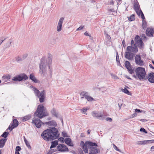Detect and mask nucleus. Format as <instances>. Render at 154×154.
<instances>
[{
    "instance_id": "obj_1",
    "label": "nucleus",
    "mask_w": 154,
    "mask_h": 154,
    "mask_svg": "<svg viewBox=\"0 0 154 154\" xmlns=\"http://www.w3.org/2000/svg\"><path fill=\"white\" fill-rule=\"evenodd\" d=\"M60 135L57 129L55 127L44 131L41 134L42 138L47 141L57 139Z\"/></svg>"
},
{
    "instance_id": "obj_2",
    "label": "nucleus",
    "mask_w": 154,
    "mask_h": 154,
    "mask_svg": "<svg viewBox=\"0 0 154 154\" xmlns=\"http://www.w3.org/2000/svg\"><path fill=\"white\" fill-rule=\"evenodd\" d=\"M127 50L128 51H126L125 54V57L128 60H133L134 54L131 52V51L137 53L138 51V49L136 45V46H128L127 48Z\"/></svg>"
},
{
    "instance_id": "obj_3",
    "label": "nucleus",
    "mask_w": 154,
    "mask_h": 154,
    "mask_svg": "<svg viewBox=\"0 0 154 154\" xmlns=\"http://www.w3.org/2000/svg\"><path fill=\"white\" fill-rule=\"evenodd\" d=\"M34 114L39 119H42L49 115L48 113L45 110L44 106L42 104L38 105Z\"/></svg>"
},
{
    "instance_id": "obj_4",
    "label": "nucleus",
    "mask_w": 154,
    "mask_h": 154,
    "mask_svg": "<svg viewBox=\"0 0 154 154\" xmlns=\"http://www.w3.org/2000/svg\"><path fill=\"white\" fill-rule=\"evenodd\" d=\"M48 65L47 61L45 60V57H43L41 59V62L39 64V72L43 76L46 75Z\"/></svg>"
},
{
    "instance_id": "obj_5",
    "label": "nucleus",
    "mask_w": 154,
    "mask_h": 154,
    "mask_svg": "<svg viewBox=\"0 0 154 154\" xmlns=\"http://www.w3.org/2000/svg\"><path fill=\"white\" fill-rule=\"evenodd\" d=\"M89 145V154H97L100 152V149L97 148L98 146L97 143L93 142L92 141L88 142L86 143Z\"/></svg>"
},
{
    "instance_id": "obj_6",
    "label": "nucleus",
    "mask_w": 154,
    "mask_h": 154,
    "mask_svg": "<svg viewBox=\"0 0 154 154\" xmlns=\"http://www.w3.org/2000/svg\"><path fill=\"white\" fill-rule=\"evenodd\" d=\"M136 75L140 80H145L146 78V72L144 68L139 67L137 68L135 70Z\"/></svg>"
},
{
    "instance_id": "obj_7",
    "label": "nucleus",
    "mask_w": 154,
    "mask_h": 154,
    "mask_svg": "<svg viewBox=\"0 0 154 154\" xmlns=\"http://www.w3.org/2000/svg\"><path fill=\"white\" fill-rule=\"evenodd\" d=\"M32 87L34 89V91L36 96L38 97L39 99L40 103H42L43 102L45 98V91L43 90L40 93L39 91L35 87Z\"/></svg>"
},
{
    "instance_id": "obj_8",
    "label": "nucleus",
    "mask_w": 154,
    "mask_h": 154,
    "mask_svg": "<svg viewBox=\"0 0 154 154\" xmlns=\"http://www.w3.org/2000/svg\"><path fill=\"white\" fill-rule=\"evenodd\" d=\"M28 78L27 76L25 73L20 74L15 76L12 79V80L14 81H21L26 80Z\"/></svg>"
},
{
    "instance_id": "obj_9",
    "label": "nucleus",
    "mask_w": 154,
    "mask_h": 154,
    "mask_svg": "<svg viewBox=\"0 0 154 154\" xmlns=\"http://www.w3.org/2000/svg\"><path fill=\"white\" fill-rule=\"evenodd\" d=\"M48 61L45 59V60L46 61H47V64L48 66L49 73L50 77H51L52 75V68L51 67L50 65L51 64L52 61V56L51 54L49 53H48Z\"/></svg>"
},
{
    "instance_id": "obj_10",
    "label": "nucleus",
    "mask_w": 154,
    "mask_h": 154,
    "mask_svg": "<svg viewBox=\"0 0 154 154\" xmlns=\"http://www.w3.org/2000/svg\"><path fill=\"white\" fill-rule=\"evenodd\" d=\"M32 123L38 128H40L42 125L45 124L39 119L34 118L33 119Z\"/></svg>"
},
{
    "instance_id": "obj_11",
    "label": "nucleus",
    "mask_w": 154,
    "mask_h": 154,
    "mask_svg": "<svg viewBox=\"0 0 154 154\" xmlns=\"http://www.w3.org/2000/svg\"><path fill=\"white\" fill-rule=\"evenodd\" d=\"M134 40L136 43L137 44V45L139 48L140 49H142L143 43L141 39L140 38V37L138 35H137L136 36Z\"/></svg>"
},
{
    "instance_id": "obj_12",
    "label": "nucleus",
    "mask_w": 154,
    "mask_h": 154,
    "mask_svg": "<svg viewBox=\"0 0 154 154\" xmlns=\"http://www.w3.org/2000/svg\"><path fill=\"white\" fill-rule=\"evenodd\" d=\"M88 142H91V141H87L85 142V143H84L83 141H81L80 144V146L82 148L84 152L86 153H88V147L89 149V145L86 143Z\"/></svg>"
},
{
    "instance_id": "obj_13",
    "label": "nucleus",
    "mask_w": 154,
    "mask_h": 154,
    "mask_svg": "<svg viewBox=\"0 0 154 154\" xmlns=\"http://www.w3.org/2000/svg\"><path fill=\"white\" fill-rule=\"evenodd\" d=\"M134 59L136 64L141 66L144 65V62L141 60V57L140 55H136L135 56Z\"/></svg>"
},
{
    "instance_id": "obj_14",
    "label": "nucleus",
    "mask_w": 154,
    "mask_h": 154,
    "mask_svg": "<svg viewBox=\"0 0 154 154\" xmlns=\"http://www.w3.org/2000/svg\"><path fill=\"white\" fill-rule=\"evenodd\" d=\"M57 149L58 151L61 152H68V148L64 144H59L57 147Z\"/></svg>"
},
{
    "instance_id": "obj_15",
    "label": "nucleus",
    "mask_w": 154,
    "mask_h": 154,
    "mask_svg": "<svg viewBox=\"0 0 154 154\" xmlns=\"http://www.w3.org/2000/svg\"><path fill=\"white\" fill-rule=\"evenodd\" d=\"M92 115L94 117H96L97 119H100L103 120L105 119V116L102 115L101 113L95 112H92Z\"/></svg>"
},
{
    "instance_id": "obj_16",
    "label": "nucleus",
    "mask_w": 154,
    "mask_h": 154,
    "mask_svg": "<svg viewBox=\"0 0 154 154\" xmlns=\"http://www.w3.org/2000/svg\"><path fill=\"white\" fill-rule=\"evenodd\" d=\"M125 66L129 72V73L131 74H133L134 73V69H132L131 64L129 61H126L125 62Z\"/></svg>"
},
{
    "instance_id": "obj_17",
    "label": "nucleus",
    "mask_w": 154,
    "mask_h": 154,
    "mask_svg": "<svg viewBox=\"0 0 154 154\" xmlns=\"http://www.w3.org/2000/svg\"><path fill=\"white\" fill-rule=\"evenodd\" d=\"M154 33V28L151 27H148L146 32V35L149 37L153 36V34Z\"/></svg>"
},
{
    "instance_id": "obj_18",
    "label": "nucleus",
    "mask_w": 154,
    "mask_h": 154,
    "mask_svg": "<svg viewBox=\"0 0 154 154\" xmlns=\"http://www.w3.org/2000/svg\"><path fill=\"white\" fill-rule=\"evenodd\" d=\"M148 79V81L151 83H154V73L150 72L148 74L147 76H146L145 80Z\"/></svg>"
},
{
    "instance_id": "obj_19",
    "label": "nucleus",
    "mask_w": 154,
    "mask_h": 154,
    "mask_svg": "<svg viewBox=\"0 0 154 154\" xmlns=\"http://www.w3.org/2000/svg\"><path fill=\"white\" fill-rule=\"evenodd\" d=\"M64 19V18L61 17L59 20L57 26V31L58 32H60L62 30V24Z\"/></svg>"
},
{
    "instance_id": "obj_20",
    "label": "nucleus",
    "mask_w": 154,
    "mask_h": 154,
    "mask_svg": "<svg viewBox=\"0 0 154 154\" xmlns=\"http://www.w3.org/2000/svg\"><path fill=\"white\" fill-rule=\"evenodd\" d=\"M104 34L106 37L105 40H106V45H108L107 44L108 42H111L112 40L111 37L110 36L107 34L106 31H104Z\"/></svg>"
},
{
    "instance_id": "obj_21",
    "label": "nucleus",
    "mask_w": 154,
    "mask_h": 154,
    "mask_svg": "<svg viewBox=\"0 0 154 154\" xmlns=\"http://www.w3.org/2000/svg\"><path fill=\"white\" fill-rule=\"evenodd\" d=\"M64 142L66 144L70 146H73L74 145L72 142V140L69 138H67L64 139Z\"/></svg>"
},
{
    "instance_id": "obj_22",
    "label": "nucleus",
    "mask_w": 154,
    "mask_h": 154,
    "mask_svg": "<svg viewBox=\"0 0 154 154\" xmlns=\"http://www.w3.org/2000/svg\"><path fill=\"white\" fill-rule=\"evenodd\" d=\"M136 1L137 2H134V9L136 13L137 14H138V11L139 10L140 7L139 4L137 1V0Z\"/></svg>"
},
{
    "instance_id": "obj_23",
    "label": "nucleus",
    "mask_w": 154,
    "mask_h": 154,
    "mask_svg": "<svg viewBox=\"0 0 154 154\" xmlns=\"http://www.w3.org/2000/svg\"><path fill=\"white\" fill-rule=\"evenodd\" d=\"M45 124L48 125L50 126H53L56 127L57 126V123L54 120H52L48 122H44Z\"/></svg>"
},
{
    "instance_id": "obj_24",
    "label": "nucleus",
    "mask_w": 154,
    "mask_h": 154,
    "mask_svg": "<svg viewBox=\"0 0 154 154\" xmlns=\"http://www.w3.org/2000/svg\"><path fill=\"white\" fill-rule=\"evenodd\" d=\"M7 140V139L2 138L0 140V148H2L5 146V143Z\"/></svg>"
},
{
    "instance_id": "obj_25",
    "label": "nucleus",
    "mask_w": 154,
    "mask_h": 154,
    "mask_svg": "<svg viewBox=\"0 0 154 154\" xmlns=\"http://www.w3.org/2000/svg\"><path fill=\"white\" fill-rule=\"evenodd\" d=\"M51 112L52 115V116H54L56 118H58V113L57 112L56 109L55 108H53L51 111Z\"/></svg>"
},
{
    "instance_id": "obj_26",
    "label": "nucleus",
    "mask_w": 154,
    "mask_h": 154,
    "mask_svg": "<svg viewBox=\"0 0 154 154\" xmlns=\"http://www.w3.org/2000/svg\"><path fill=\"white\" fill-rule=\"evenodd\" d=\"M31 117V115H27L22 118V121L23 122L29 120Z\"/></svg>"
},
{
    "instance_id": "obj_27",
    "label": "nucleus",
    "mask_w": 154,
    "mask_h": 154,
    "mask_svg": "<svg viewBox=\"0 0 154 154\" xmlns=\"http://www.w3.org/2000/svg\"><path fill=\"white\" fill-rule=\"evenodd\" d=\"M80 95L82 96V97L81 98V99L82 100L85 97V99L86 98L88 94V93L87 92L85 91H82L81 93L80 94Z\"/></svg>"
},
{
    "instance_id": "obj_28",
    "label": "nucleus",
    "mask_w": 154,
    "mask_h": 154,
    "mask_svg": "<svg viewBox=\"0 0 154 154\" xmlns=\"http://www.w3.org/2000/svg\"><path fill=\"white\" fill-rule=\"evenodd\" d=\"M58 142L57 140H55L51 142V144L50 146V149L55 147L56 146L58 145Z\"/></svg>"
},
{
    "instance_id": "obj_29",
    "label": "nucleus",
    "mask_w": 154,
    "mask_h": 154,
    "mask_svg": "<svg viewBox=\"0 0 154 154\" xmlns=\"http://www.w3.org/2000/svg\"><path fill=\"white\" fill-rule=\"evenodd\" d=\"M29 79L35 83H37L38 81L35 78V77L32 74H31L29 75Z\"/></svg>"
},
{
    "instance_id": "obj_30",
    "label": "nucleus",
    "mask_w": 154,
    "mask_h": 154,
    "mask_svg": "<svg viewBox=\"0 0 154 154\" xmlns=\"http://www.w3.org/2000/svg\"><path fill=\"white\" fill-rule=\"evenodd\" d=\"M12 125L15 128L17 127L19 125V122L16 119H13Z\"/></svg>"
},
{
    "instance_id": "obj_31",
    "label": "nucleus",
    "mask_w": 154,
    "mask_h": 154,
    "mask_svg": "<svg viewBox=\"0 0 154 154\" xmlns=\"http://www.w3.org/2000/svg\"><path fill=\"white\" fill-rule=\"evenodd\" d=\"M138 16H140V15L141 17L143 19V20H144L145 19V18L144 15V14L143 12H142V11H141V9H140V10L139 12H138Z\"/></svg>"
},
{
    "instance_id": "obj_32",
    "label": "nucleus",
    "mask_w": 154,
    "mask_h": 154,
    "mask_svg": "<svg viewBox=\"0 0 154 154\" xmlns=\"http://www.w3.org/2000/svg\"><path fill=\"white\" fill-rule=\"evenodd\" d=\"M142 26L143 29L145 30L147 26V23L146 20H143Z\"/></svg>"
},
{
    "instance_id": "obj_33",
    "label": "nucleus",
    "mask_w": 154,
    "mask_h": 154,
    "mask_svg": "<svg viewBox=\"0 0 154 154\" xmlns=\"http://www.w3.org/2000/svg\"><path fill=\"white\" fill-rule=\"evenodd\" d=\"M128 20L130 21H132L135 20V14H134L131 15L130 17H128Z\"/></svg>"
},
{
    "instance_id": "obj_34",
    "label": "nucleus",
    "mask_w": 154,
    "mask_h": 154,
    "mask_svg": "<svg viewBox=\"0 0 154 154\" xmlns=\"http://www.w3.org/2000/svg\"><path fill=\"white\" fill-rule=\"evenodd\" d=\"M122 92L128 95H131V93L125 88L124 89H122Z\"/></svg>"
},
{
    "instance_id": "obj_35",
    "label": "nucleus",
    "mask_w": 154,
    "mask_h": 154,
    "mask_svg": "<svg viewBox=\"0 0 154 154\" xmlns=\"http://www.w3.org/2000/svg\"><path fill=\"white\" fill-rule=\"evenodd\" d=\"M11 78V75L10 74H6V75H3L2 77V79H6L7 80L10 79Z\"/></svg>"
},
{
    "instance_id": "obj_36",
    "label": "nucleus",
    "mask_w": 154,
    "mask_h": 154,
    "mask_svg": "<svg viewBox=\"0 0 154 154\" xmlns=\"http://www.w3.org/2000/svg\"><path fill=\"white\" fill-rule=\"evenodd\" d=\"M9 134V132L8 131L4 132L1 135V136L5 138H6Z\"/></svg>"
},
{
    "instance_id": "obj_37",
    "label": "nucleus",
    "mask_w": 154,
    "mask_h": 154,
    "mask_svg": "<svg viewBox=\"0 0 154 154\" xmlns=\"http://www.w3.org/2000/svg\"><path fill=\"white\" fill-rule=\"evenodd\" d=\"M86 99L88 101H91L93 100H94V99L92 97H90L88 95Z\"/></svg>"
},
{
    "instance_id": "obj_38",
    "label": "nucleus",
    "mask_w": 154,
    "mask_h": 154,
    "mask_svg": "<svg viewBox=\"0 0 154 154\" xmlns=\"http://www.w3.org/2000/svg\"><path fill=\"white\" fill-rule=\"evenodd\" d=\"M51 149L47 153V154H52L53 153L57 151V150L55 149Z\"/></svg>"
},
{
    "instance_id": "obj_39",
    "label": "nucleus",
    "mask_w": 154,
    "mask_h": 154,
    "mask_svg": "<svg viewBox=\"0 0 154 154\" xmlns=\"http://www.w3.org/2000/svg\"><path fill=\"white\" fill-rule=\"evenodd\" d=\"M15 59L17 62L23 60L21 57L17 56L15 57Z\"/></svg>"
},
{
    "instance_id": "obj_40",
    "label": "nucleus",
    "mask_w": 154,
    "mask_h": 154,
    "mask_svg": "<svg viewBox=\"0 0 154 154\" xmlns=\"http://www.w3.org/2000/svg\"><path fill=\"white\" fill-rule=\"evenodd\" d=\"M140 132H143V133L145 134H147V133L146 130L143 128H141L140 129Z\"/></svg>"
},
{
    "instance_id": "obj_41",
    "label": "nucleus",
    "mask_w": 154,
    "mask_h": 154,
    "mask_svg": "<svg viewBox=\"0 0 154 154\" xmlns=\"http://www.w3.org/2000/svg\"><path fill=\"white\" fill-rule=\"evenodd\" d=\"M62 135L64 137H69L67 133L65 131H63L62 132Z\"/></svg>"
},
{
    "instance_id": "obj_42",
    "label": "nucleus",
    "mask_w": 154,
    "mask_h": 154,
    "mask_svg": "<svg viewBox=\"0 0 154 154\" xmlns=\"http://www.w3.org/2000/svg\"><path fill=\"white\" fill-rule=\"evenodd\" d=\"M111 76H112V78L114 79H119V78L118 77L113 73H111Z\"/></svg>"
},
{
    "instance_id": "obj_43",
    "label": "nucleus",
    "mask_w": 154,
    "mask_h": 154,
    "mask_svg": "<svg viewBox=\"0 0 154 154\" xmlns=\"http://www.w3.org/2000/svg\"><path fill=\"white\" fill-rule=\"evenodd\" d=\"M6 38H4V37H1L0 38V45L2 42L6 39Z\"/></svg>"
},
{
    "instance_id": "obj_44",
    "label": "nucleus",
    "mask_w": 154,
    "mask_h": 154,
    "mask_svg": "<svg viewBox=\"0 0 154 154\" xmlns=\"http://www.w3.org/2000/svg\"><path fill=\"white\" fill-rule=\"evenodd\" d=\"M58 140L61 143H64V138L63 137H60L58 138Z\"/></svg>"
},
{
    "instance_id": "obj_45",
    "label": "nucleus",
    "mask_w": 154,
    "mask_h": 154,
    "mask_svg": "<svg viewBox=\"0 0 154 154\" xmlns=\"http://www.w3.org/2000/svg\"><path fill=\"white\" fill-rule=\"evenodd\" d=\"M21 150V148L19 146H17L16 148L15 151L19 152Z\"/></svg>"
},
{
    "instance_id": "obj_46",
    "label": "nucleus",
    "mask_w": 154,
    "mask_h": 154,
    "mask_svg": "<svg viewBox=\"0 0 154 154\" xmlns=\"http://www.w3.org/2000/svg\"><path fill=\"white\" fill-rule=\"evenodd\" d=\"M116 62L119 61V56L118 53L117 52H116Z\"/></svg>"
},
{
    "instance_id": "obj_47",
    "label": "nucleus",
    "mask_w": 154,
    "mask_h": 154,
    "mask_svg": "<svg viewBox=\"0 0 154 154\" xmlns=\"http://www.w3.org/2000/svg\"><path fill=\"white\" fill-rule=\"evenodd\" d=\"M141 37L143 40H144L145 39H147V37L144 34H142Z\"/></svg>"
},
{
    "instance_id": "obj_48",
    "label": "nucleus",
    "mask_w": 154,
    "mask_h": 154,
    "mask_svg": "<svg viewBox=\"0 0 154 154\" xmlns=\"http://www.w3.org/2000/svg\"><path fill=\"white\" fill-rule=\"evenodd\" d=\"M113 146L114 148L116 151L120 152V150L115 144H113Z\"/></svg>"
},
{
    "instance_id": "obj_49",
    "label": "nucleus",
    "mask_w": 154,
    "mask_h": 154,
    "mask_svg": "<svg viewBox=\"0 0 154 154\" xmlns=\"http://www.w3.org/2000/svg\"><path fill=\"white\" fill-rule=\"evenodd\" d=\"M14 128H15L12 125V126H10V125L9 126L8 128V129H9L11 131Z\"/></svg>"
},
{
    "instance_id": "obj_50",
    "label": "nucleus",
    "mask_w": 154,
    "mask_h": 154,
    "mask_svg": "<svg viewBox=\"0 0 154 154\" xmlns=\"http://www.w3.org/2000/svg\"><path fill=\"white\" fill-rule=\"evenodd\" d=\"M28 55L27 54H23L22 57V59L23 60H24L25 59H26Z\"/></svg>"
},
{
    "instance_id": "obj_51",
    "label": "nucleus",
    "mask_w": 154,
    "mask_h": 154,
    "mask_svg": "<svg viewBox=\"0 0 154 154\" xmlns=\"http://www.w3.org/2000/svg\"><path fill=\"white\" fill-rule=\"evenodd\" d=\"M106 120L107 121L111 122L112 121V119L110 118L107 117L106 119Z\"/></svg>"
},
{
    "instance_id": "obj_52",
    "label": "nucleus",
    "mask_w": 154,
    "mask_h": 154,
    "mask_svg": "<svg viewBox=\"0 0 154 154\" xmlns=\"http://www.w3.org/2000/svg\"><path fill=\"white\" fill-rule=\"evenodd\" d=\"M25 144H26V146L29 149H31V146H30L29 143V142H28L27 143H26Z\"/></svg>"
},
{
    "instance_id": "obj_53",
    "label": "nucleus",
    "mask_w": 154,
    "mask_h": 154,
    "mask_svg": "<svg viewBox=\"0 0 154 154\" xmlns=\"http://www.w3.org/2000/svg\"><path fill=\"white\" fill-rule=\"evenodd\" d=\"M131 45L132 46H136V44L134 43V41L133 39H132L131 40Z\"/></svg>"
},
{
    "instance_id": "obj_54",
    "label": "nucleus",
    "mask_w": 154,
    "mask_h": 154,
    "mask_svg": "<svg viewBox=\"0 0 154 154\" xmlns=\"http://www.w3.org/2000/svg\"><path fill=\"white\" fill-rule=\"evenodd\" d=\"M122 45L124 48H125L126 47L125 42L124 40H123L122 42Z\"/></svg>"
},
{
    "instance_id": "obj_55",
    "label": "nucleus",
    "mask_w": 154,
    "mask_h": 154,
    "mask_svg": "<svg viewBox=\"0 0 154 154\" xmlns=\"http://www.w3.org/2000/svg\"><path fill=\"white\" fill-rule=\"evenodd\" d=\"M84 26H80L78 28L77 30H81L82 29H83V28H84Z\"/></svg>"
},
{
    "instance_id": "obj_56",
    "label": "nucleus",
    "mask_w": 154,
    "mask_h": 154,
    "mask_svg": "<svg viewBox=\"0 0 154 154\" xmlns=\"http://www.w3.org/2000/svg\"><path fill=\"white\" fill-rule=\"evenodd\" d=\"M143 143V144H145L148 143V141L147 140H143L142 141Z\"/></svg>"
},
{
    "instance_id": "obj_57",
    "label": "nucleus",
    "mask_w": 154,
    "mask_h": 154,
    "mask_svg": "<svg viewBox=\"0 0 154 154\" xmlns=\"http://www.w3.org/2000/svg\"><path fill=\"white\" fill-rule=\"evenodd\" d=\"M139 120L141 121V122H146L147 121V120L146 119H140V120Z\"/></svg>"
},
{
    "instance_id": "obj_58",
    "label": "nucleus",
    "mask_w": 154,
    "mask_h": 154,
    "mask_svg": "<svg viewBox=\"0 0 154 154\" xmlns=\"http://www.w3.org/2000/svg\"><path fill=\"white\" fill-rule=\"evenodd\" d=\"M137 116V114H136V113H133L131 115V118H133L136 116Z\"/></svg>"
},
{
    "instance_id": "obj_59",
    "label": "nucleus",
    "mask_w": 154,
    "mask_h": 154,
    "mask_svg": "<svg viewBox=\"0 0 154 154\" xmlns=\"http://www.w3.org/2000/svg\"><path fill=\"white\" fill-rule=\"evenodd\" d=\"M148 141V143H153L154 142V140H147Z\"/></svg>"
},
{
    "instance_id": "obj_60",
    "label": "nucleus",
    "mask_w": 154,
    "mask_h": 154,
    "mask_svg": "<svg viewBox=\"0 0 154 154\" xmlns=\"http://www.w3.org/2000/svg\"><path fill=\"white\" fill-rule=\"evenodd\" d=\"M141 111L140 109H135V111L136 112H141Z\"/></svg>"
},
{
    "instance_id": "obj_61",
    "label": "nucleus",
    "mask_w": 154,
    "mask_h": 154,
    "mask_svg": "<svg viewBox=\"0 0 154 154\" xmlns=\"http://www.w3.org/2000/svg\"><path fill=\"white\" fill-rule=\"evenodd\" d=\"M142 141H139L137 142V144H140V145L143 144V143L142 142Z\"/></svg>"
},
{
    "instance_id": "obj_62",
    "label": "nucleus",
    "mask_w": 154,
    "mask_h": 154,
    "mask_svg": "<svg viewBox=\"0 0 154 154\" xmlns=\"http://www.w3.org/2000/svg\"><path fill=\"white\" fill-rule=\"evenodd\" d=\"M81 110L82 111L83 113L85 114V112H86V109H85V108H83L82 109H81Z\"/></svg>"
},
{
    "instance_id": "obj_63",
    "label": "nucleus",
    "mask_w": 154,
    "mask_h": 154,
    "mask_svg": "<svg viewBox=\"0 0 154 154\" xmlns=\"http://www.w3.org/2000/svg\"><path fill=\"white\" fill-rule=\"evenodd\" d=\"M117 65H118V66H121L122 67V66H121V65L120 63V61H118V62H117Z\"/></svg>"
},
{
    "instance_id": "obj_64",
    "label": "nucleus",
    "mask_w": 154,
    "mask_h": 154,
    "mask_svg": "<svg viewBox=\"0 0 154 154\" xmlns=\"http://www.w3.org/2000/svg\"><path fill=\"white\" fill-rule=\"evenodd\" d=\"M150 150L152 151H154V146H152L151 147Z\"/></svg>"
}]
</instances>
